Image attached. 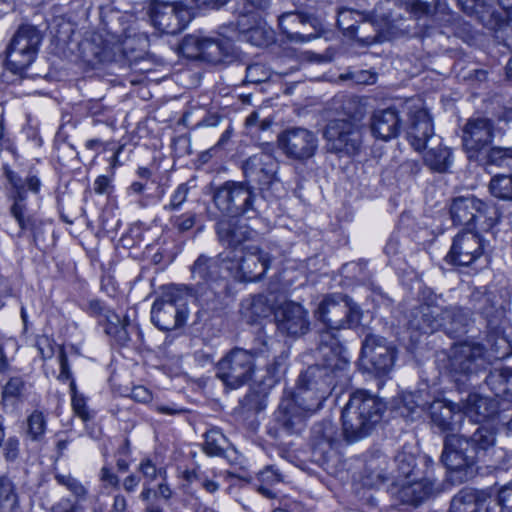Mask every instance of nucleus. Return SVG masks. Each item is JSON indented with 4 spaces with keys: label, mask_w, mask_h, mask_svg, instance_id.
Returning <instances> with one entry per match:
<instances>
[{
    "label": "nucleus",
    "mask_w": 512,
    "mask_h": 512,
    "mask_svg": "<svg viewBox=\"0 0 512 512\" xmlns=\"http://www.w3.org/2000/svg\"><path fill=\"white\" fill-rule=\"evenodd\" d=\"M71 402L74 413L78 417H80L83 421L90 420L91 415L86 405V399L83 395L74 396L73 399H71Z\"/></svg>",
    "instance_id": "nucleus-63"
},
{
    "label": "nucleus",
    "mask_w": 512,
    "mask_h": 512,
    "mask_svg": "<svg viewBox=\"0 0 512 512\" xmlns=\"http://www.w3.org/2000/svg\"><path fill=\"white\" fill-rule=\"evenodd\" d=\"M277 143L289 159L305 162L317 152L319 140L315 132L304 127H289L278 134Z\"/></svg>",
    "instance_id": "nucleus-13"
},
{
    "label": "nucleus",
    "mask_w": 512,
    "mask_h": 512,
    "mask_svg": "<svg viewBox=\"0 0 512 512\" xmlns=\"http://www.w3.org/2000/svg\"><path fill=\"white\" fill-rule=\"evenodd\" d=\"M278 22L283 33H285L291 41L307 42L316 38V35H304L296 30L299 25H305L308 22V17L301 13H283L279 16Z\"/></svg>",
    "instance_id": "nucleus-38"
},
{
    "label": "nucleus",
    "mask_w": 512,
    "mask_h": 512,
    "mask_svg": "<svg viewBox=\"0 0 512 512\" xmlns=\"http://www.w3.org/2000/svg\"><path fill=\"white\" fill-rule=\"evenodd\" d=\"M216 232L219 241L229 248V251H239L244 247L243 243L251 238L253 230L247 225L241 224L236 217L222 219L216 224Z\"/></svg>",
    "instance_id": "nucleus-28"
},
{
    "label": "nucleus",
    "mask_w": 512,
    "mask_h": 512,
    "mask_svg": "<svg viewBox=\"0 0 512 512\" xmlns=\"http://www.w3.org/2000/svg\"><path fill=\"white\" fill-rule=\"evenodd\" d=\"M41 41L42 35L35 26H20L6 49L7 68L21 74L35 60Z\"/></svg>",
    "instance_id": "nucleus-10"
},
{
    "label": "nucleus",
    "mask_w": 512,
    "mask_h": 512,
    "mask_svg": "<svg viewBox=\"0 0 512 512\" xmlns=\"http://www.w3.org/2000/svg\"><path fill=\"white\" fill-rule=\"evenodd\" d=\"M196 213L192 211L175 215L170 218V223L179 233H185L191 230L196 223Z\"/></svg>",
    "instance_id": "nucleus-56"
},
{
    "label": "nucleus",
    "mask_w": 512,
    "mask_h": 512,
    "mask_svg": "<svg viewBox=\"0 0 512 512\" xmlns=\"http://www.w3.org/2000/svg\"><path fill=\"white\" fill-rule=\"evenodd\" d=\"M339 329L326 326L319 334L318 353L324 362L336 365L340 370L349 367L348 361L342 355L344 348L338 338Z\"/></svg>",
    "instance_id": "nucleus-31"
},
{
    "label": "nucleus",
    "mask_w": 512,
    "mask_h": 512,
    "mask_svg": "<svg viewBox=\"0 0 512 512\" xmlns=\"http://www.w3.org/2000/svg\"><path fill=\"white\" fill-rule=\"evenodd\" d=\"M272 257L256 245L225 252V271L238 281L260 280L270 268Z\"/></svg>",
    "instance_id": "nucleus-9"
},
{
    "label": "nucleus",
    "mask_w": 512,
    "mask_h": 512,
    "mask_svg": "<svg viewBox=\"0 0 512 512\" xmlns=\"http://www.w3.org/2000/svg\"><path fill=\"white\" fill-rule=\"evenodd\" d=\"M227 439L223 433L217 429H211L205 433L203 449L209 456H221L225 451Z\"/></svg>",
    "instance_id": "nucleus-50"
},
{
    "label": "nucleus",
    "mask_w": 512,
    "mask_h": 512,
    "mask_svg": "<svg viewBox=\"0 0 512 512\" xmlns=\"http://www.w3.org/2000/svg\"><path fill=\"white\" fill-rule=\"evenodd\" d=\"M311 438L315 449L326 453L338 441L337 427L330 420L318 422L312 428Z\"/></svg>",
    "instance_id": "nucleus-37"
},
{
    "label": "nucleus",
    "mask_w": 512,
    "mask_h": 512,
    "mask_svg": "<svg viewBox=\"0 0 512 512\" xmlns=\"http://www.w3.org/2000/svg\"><path fill=\"white\" fill-rule=\"evenodd\" d=\"M485 384L496 398L512 402V368L501 364L490 369Z\"/></svg>",
    "instance_id": "nucleus-33"
},
{
    "label": "nucleus",
    "mask_w": 512,
    "mask_h": 512,
    "mask_svg": "<svg viewBox=\"0 0 512 512\" xmlns=\"http://www.w3.org/2000/svg\"><path fill=\"white\" fill-rule=\"evenodd\" d=\"M437 486L429 476L395 481L392 493L403 504L418 505L435 493Z\"/></svg>",
    "instance_id": "nucleus-24"
},
{
    "label": "nucleus",
    "mask_w": 512,
    "mask_h": 512,
    "mask_svg": "<svg viewBox=\"0 0 512 512\" xmlns=\"http://www.w3.org/2000/svg\"><path fill=\"white\" fill-rule=\"evenodd\" d=\"M480 490L462 489L452 499L450 512H477Z\"/></svg>",
    "instance_id": "nucleus-46"
},
{
    "label": "nucleus",
    "mask_w": 512,
    "mask_h": 512,
    "mask_svg": "<svg viewBox=\"0 0 512 512\" xmlns=\"http://www.w3.org/2000/svg\"><path fill=\"white\" fill-rule=\"evenodd\" d=\"M196 46L200 57L211 63L223 61L233 51L232 43L228 39L203 37L196 40Z\"/></svg>",
    "instance_id": "nucleus-34"
},
{
    "label": "nucleus",
    "mask_w": 512,
    "mask_h": 512,
    "mask_svg": "<svg viewBox=\"0 0 512 512\" xmlns=\"http://www.w3.org/2000/svg\"><path fill=\"white\" fill-rule=\"evenodd\" d=\"M487 206L475 197H459L453 200L450 214L456 225L469 226L485 214Z\"/></svg>",
    "instance_id": "nucleus-30"
},
{
    "label": "nucleus",
    "mask_w": 512,
    "mask_h": 512,
    "mask_svg": "<svg viewBox=\"0 0 512 512\" xmlns=\"http://www.w3.org/2000/svg\"><path fill=\"white\" fill-rule=\"evenodd\" d=\"M133 329L137 330L126 317L122 318L114 312L106 315L105 332L120 345H126L130 341V333Z\"/></svg>",
    "instance_id": "nucleus-39"
},
{
    "label": "nucleus",
    "mask_w": 512,
    "mask_h": 512,
    "mask_svg": "<svg viewBox=\"0 0 512 512\" xmlns=\"http://www.w3.org/2000/svg\"><path fill=\"white\" fill-rule=\"evenodd\" d=\"M407 325L411 332L419 334H432L441 327L458 331L465 326V318L461 309L445 307L435 298L413 308Z\"/></svg>",
    "instance_id": "nucleus-7"
},
{
    "label": "nucleus",
    "mask_w": 512,
    "mask_h": 512,
    "mask_svg": "<svg viewBox=\"0 0 512 512\" xmlns=\"http://www.w3.org/2000/svg\"><path fill=\"white\" fill-rule=\"evenodd\" d=\"M463 419L468 417L471 422L479 423L497 413L498 406L495 400L483 397L477 393H469L466 399L461 400Z\"/></svg>",
    "instance_id": "nucleus-32"
},
{
    "label": "nucleus",
    "mask_w": 512,
    "mask_h": 512,
    "mask_svg": "<svg viewBox=\"0 0 512 512\" xmlns=\"http://www.w3.org/2000/svg\"><path fill=\"white\" fill-rule=\"evenodd\" d=\"M473 298L477 302L475 309L488 319L489 325L494 324L495 320L503 315V309L497 307L491 293L474 294Z\"/></svg>",
    "instance_id": "nucleus-48"
},
{
    "label": "nucleus",
    "mask_w": 512,
    "mask_h": 512,
    "mask_svg": "<svg viewBox=\"0 0 512 512\" xmlns=\"http://www.w3.org/2000/svg\"><path fill=\"white\" fill-rule=\"evenodd\" d=\"M370 127L372 134L381 140L397 137L402 127L399 111L395 107L376 110L371 117Z\"/></svg>",
    "instance_id": "nucleus-29"
},
{
    "label": "nucleus",
    "mask_w": 512,
    "mask_h": 512,
    "mask_svg": "<svg viewBox=\"0 0 512 512\" xmlns=\"http://www.w3.org/2000/svg\"><path fill=\"white\" fill-rule=\"evenodd\" d=\"M425 149L427 151L423 156L424 163L431 170L439 173L448 170L452 164V153L448 147L442 145L440 137L439 142L430 143Z\"/></svg>",
    "instance_id": "nucleus-36"
},
{
    "label": "nucleus",
    "mask_w": 512,
    "mask_h": 512,
    "mask_svg": "<svg viewBox=\"0 0 512 512\" xmlns=\"http://www.w3.org/2000/svg\"><path fill=\"white\" fill-rule=\"evenodd\" d=\"M269 351L268 339L259 335L250 350L234 348L228 352L216 366V376L225 388L238 389L248 384L256 370L255 358L264 356Z\"/></svg>",
    "instance_id": "nucleus-6"
},
{
    "label": "nucleus",
    "mask_w": 512,
    "mask_h": 512,
    "mask_svg": "<svg viewBox=\"0 0 512 512\" xmlns=\"http://www.w3.org/2000/svg\"><path fill=\"white\" fill-rule=\"evenodd\" d=\"M394 464L396 468L391 472L394 481L400 482L419 475L416 470V457L405 447L396 454Z\"/></svg>",
    "instance_id": "nucleus-41"
},
{
    "label": "nucleus",
    "mask_w": 512,
    "mask_h": 512,
    "mask_svg": "<svg viewBox=\"0 0 512 512\" xmlns=\"http://www.w3.org/2000/svg\"><path fill=\"white\" fill-rule=\"evenodd\" d=\"M476 162L482 166L512 169V147H489Z\"/></svg>",
    "instance_id": "nucleus-42"
},
{
    "label": "nucleus",
    "mask_w": 512,
    "mask_h": 512,
    "mask_svg": "<svg viewBox=\"0 0 512 512\" xmlns=\"http://www.w3.org/2000/svg\"><path fill=\"white\" fill-rule=\"evenodd\" d=\"M426 404L419 392H408L403 395V406L407 409L408 415H414L418 410L423 411Z\"/></svg>",
    "instance_id": "nucleus-59"
},
{
    "label": "nucleus",
    "mask_w": 512,
    "mask_h": 512,
    "mask_svg": "<svg viewBox=\"0 0 512 512\" xmlns=\"http://www.w3.org/2000/svg\"><path fill=\"white\" fill-rule=\"evenodd\" d=\"M315 315L326 326L341 329L358 324L361 313L358 307H351L344 297L333 295L319 303Z\"/></svg>",
    "instance_id": "nucleus-14"
},
{
    "label": "nucleus",
    "mask_w": 512,
    "mask_h": 512,
    "mask_svg": "<svg viewBox=\"0 0 512 512\" xmlns=\"http://www.w3.org/2000/svg\"><path fill=\"white\" fill-rule=\"evenodd\" d=\"M304 398L298 397L293 390H285L274 412L269 433L278 438L281 435H297L306 427L308 417L318 409L308 406Z\"/></svg>",
    "instance_id": "nucleus-8"
},
{
    "label": "nucleus",
    "mask_w": 512,
    "mask_h": 512,
    "mask_svg": "<svg viewBox=\"0 0 512 512\" xmlns=\"http://www.w3.org/2000/svg\"><path fill=\"white\" fill-rule=\"evenodd\" d=\"M278 167L279 163L272 154L260 152L245 161L243 171L247 179L265 186L274 180Z\"/></svg>",
    "instance_id": "nucleus-27"
},
{
    "label": "nucleus",
    "mask_w": 512,
    "mask_h": 512,
    "mask_svg": "<svg viewBox=\"0 0 512 512\" xmlns=\"http://www.w3.org/2000/svg\"><path fill=\"white\" fill-rule=\"evenodd\" d=\"M361 358L368 371L386 375L394 365L395 348L385 338L369 334L362 343Z\"/></svg>",
    "instance_id": "nucleus-15"
},
{
    "label": "nucleus",
    "mask_w": 512,
    "mask_h": 512,
    "mask_svg": "<svg viewBox=\"0 0 512 512\" xmlns=\"http://www.w3.org/2000/svg\"><path fill=\"white\" fill-rule=\"evenodd\" d=\"M493 139V123L488 118L469 119L463 128V147L470 161L478 158L490 147Z\"/></svg>",
    "instance_id": "nucleus-17"
},
{
    "label": "nucleus",
    "mask_w": 512,
    "mask_h": 512,
    "mask_svg": "<svg viewBox=\"0 0 512 512\" xmlns=\"http://www.w3.org/2000/svg\"><path fill=\"white\" fill-rule=\"evenodd\" d=\"M489 190L496 198L512 201V173L495 175L490 181Z\"/></svg>",
    "instance_id": "nucleus-49"
},
{
    "label": "nucleus",
    "mask_w": 512,
    "mask_h": 512,
    "mask_svg": "<svg viewBox=\"0 0 512 512\" xmlns=\"http://www.w3.org/2000/svg\"><path fill=\"white\" fill-rule=\"evenodd\" d=\"M183 478L188 483H198L208 493H215L219 490L220 485L218 482L210 479L204 472L199 469L186 470L183 473Z\"/></svg>",
    "instance_id": "nucleus-52"
},
{
    "label": "nucleus",
    "mask_w": 512,
    "mask_h": 512,
    "mask_svg": "<svg viewBox=\"0 0 512 512\" xmlns=\"http://www.w3.org/2000/svg\"><path fill=\"white\" fill-rule=\"evenodd\" d=\"M189 193V187L186 183H181L177 186V188L173 191L170 196V201L168 204L164 205V210L166 211H178L181 209L182 205L186 202L187 196Z\"/></svg>",
    "instance_id": "nucleus-57"
},
{
    "label": "nucleus",
    "mask_w": 512,
    "mask_h": 512,
    "mask_svg": "<svg viewBox=\"0 0 512 512\" xmlns=\"http://www.w3.org/2000/svg\"><path fill=\"white\" fill-rule=\"evenodd\" d=\"M26 390V383L22 377H11L3 386L1 390L0 405L4 411L10 408H15L21 402L24 392Z\"/></svg>",
    "instance_id": "nucleus-40"
},
{
    "label": "nucleus",
    "mask_w": 512,
    "mask_h": 512,
    "mask_svg": "<svg viewBox=\"0 0 512 512\" xmlns=\"http://www.w3.org/2000/svg\"><path fill=\"white\" fill-rule=\"evenodd\" d=\"M347 118L330 121L324 131L327 149L330 152L344 155L356 154L362 143V124L365 106L355 98H349L343 105Z\"/></svg>",
    "instance_id": "nucleus-4"
},
{
    "label": "nucleus",
    "mask_w": 512,
    "mask_h": 512,
    "mask_svg": "<svg viewBox=\"0 0 512 512\" xmlns=\"http://www.w3.org/2000/svg\"><path fill=\"white\" fill-rule=\"evenodd\" d=\"M487 366L484 348L480 344H460L455 346L449 357L450 373L455 381L461 376H472Z\"/></svg>",
    "instance_id": "nucleus-16"
},
{
    "label": "nucleus",
    "mask_w": 512,
    "mask_h": 512,
    "mask_svg": "<svg viewBox=\"0 0 512 512\" xmlns=\"http://www.w3.org/2000/svg\"><path fill=\"white\" fill-rule=\"evenodd\" d=\"M496 494L504 512H512V486H504Z\"/></svg>",
    "instance_id": "nucleus-64"
},
{
    "label": "nucleus",
    "mask_w": 512,
    "mask_h": 512,
    "mask_svg": "<svg viewBox=\"0 0 512 512\" xmlns=\"http://www.w3.org/2000/svg\"><path fill=\"white\" fill-rule=\"evenodd\" d=\"M487 342L489 348L484 351V356L487 359V365L492 364L493 360H502L512 354V345L508 338L502 334H490Z\"/></svg>",
    "instance_id": "nucleus-43"
},
{
    "label": "nucleus",
    "mask_w": 512,
    "mask_h": 512,
    "mask_svg": "<svg viewBox=\"0 0 512 512\" xmlns=\"http://www.w3.org/2000/svg\"><path fill=\"white\" fill-rule=\"evenodd\" d=\"M246 75L244 83L258 84L266 81L270 77L269 70L259 63H255L246 67Z\"/></svg>",
    "instance_id": "nucleus-55"
},
{
    "label": "nucleus",
    "mask_w": 512,
    "mask_h": 512,
    "mask_svg": "<svg viewBox=\"0 0 512 512\" xmlns=\"http://www.w3.org/2000/svg\"><path fill=\"white\" fill-rule=\"evenodd\" d=\"M99 480L103 483L105 488L111 487L118 489L120 485V479L118 475L113 471L112 467L105 464L99 471Z\"/></svg>",
    "instance_id": "nucleus-62"
},
{
    "label": "nucleus",
    "mask_w": 512,
    "mask_h": 512,
    "mask_svg": "<svg viewBox=\"0 0 512 512\" xmlns=\"http://www.w3.org/2000/svg\"><path fill=\"white\" fill-rule=\"evenodd\" d=\"M55 480L59 485L66 487L77 500L82 501L87 497V489L85 486L71 474H55Z\"/></svg>",
    "instance_id": "nucleus-53"
},
{
    "label": "nucleus",
    "mask_w": 512,
    "mask_h": 512,
    "mask_svg": "<svg viewBox=\"0 0 512 512\" xmlns=\"http://www.w3.org/2000/svg\"><path fill=\"white\" fill-rule=\"evenodd\" d=\"M348 368L342 367L340 370L336 365H330L329 361L309 366L299 375L293 391L298 397L304 398L308 406L319 410L337 386L347 385Z\"/></svg>",
    "instance_id": "nucleus-5"
},
{
    "label": "nucleus",
    "mask_w": 512,
    "mask_h": 512,
    "mask_svg": "<svg viewBox=\"0 0 512 512\" xmlns=\"http://www.w3.org/2000/svg\"><path fill=\"white\" fill-rule=\"evenodd\" d=\"M477 512H504L492 489L480 490Z\"/></svg>",
    "instance_id": "nucleus-54"
},
{
    "label": "nucleus",
    "mask_w": 512,
    "mask_h": 512,
    "mask_svg": "<svg viewBox=\"0 0 512 512\" xmlns=\"http://www.w3.org/2000/svg\"><path fill=\"white\" fill-rule=\"evenodd\" d=\"M384 404L363 390L353 392L342 409V435L353 443L367 437L380 422Z\"/></svg>",
    "instance_id": "nucleus-3"
},
{
    "label": "nucleus",
    "mask_w": 512,
    "mask_h": 512,
    "mask_svg": "<svg viewBox=\"0 0 512 512\" xmlns=\"http://www.w3.org/2000/svg\"><path fill=\"white\" fill-rule=\"evenodd\" d=\"M121 29L113 32L121 46V52L129 56L134 52H145L149 46L146 32L141 31V23L132 14H123L119 17Z\"/></svg>",
    "instance_id": "nucleus-23"
},
{
    "label": "nucleus",
    "mask_w": 512,
    "mask_h": 512,
    "mask_svg": "<svg viewBox=\"0 0 512 512\" xmlns=\"http://www.w3.org/2000/svg\"><path fill=\"white\" fill-rule=\"evenodd\" d=\"M188 317L186 299L176 290H169L156 299L151 309L153 324L163 331L183 326Z\"/></svg>",
    "instance_id": "nucleus-12"
},
{
    "label": "nucleus",
    "mask_w": 512,
    "mask_h": 512,
    "mask_svg": "<svg viewBox=\"0 0 512 512\" xmlns=\"http://www.w3.org/2000/svg\"><path fill=\"white\" fill-rule=\"evenodd\" d=\"M495 444V430L487 425H479L470 436L451 433L444 438L441 461L450 470L472 471L494 450Z\"/></svg>",
    "instance_id": "nucleus-2"
},
{
    "label": "nucleus",
    "mask_w": 512,
    "mask_h": 512,
    "mask_svg": "<svg viewBox=\"0 0 512 512\" xmlns=\"http://www.w3.org/2000/svg\"><path fill=\"white\" fill-rule=\"evenodd\" d=\"M484 253V243L481 236L467 229L458 233L454 239L445 261L452 265L469 266Z\"/></svg>",
    "instance_id": "nucleus-18"
},
{
    "label": "nucleus",
    "mask_w": 512,
    "mask_h": 512,
    "mask_svg": "<svg viewBox=\"0 0 512 512\" xmlns=\"http://www.w3.org/2000/svg\"><path fill=\"white\" fill-rule=\"evenodd\" d=\"M364 16L365 14L360 11L343 7L338 10L337 25L344 36L349 38L355 36L356 26L363 20Z\"/></svg>",
    "instance_id": "nucleus-47"
},
{
    "label": "nucleus",
    "mask_w": 512,
    "mask_h": 512,
    "mask_svg": "<svg viewBox=\"0 0 512 512\" xmlns=\"http://www.w3.org/2000/svg\"><path fill=\"white\" fill-rule=\"evenodd\" d=\"M216 207L230 217L256 214L255 194L250 186L242 182L227 181L218 187L213 195Z\"/></svg>",
    "instance_id": "nucleus-11"
},
{
    "label": "nucleus",
    "mask_w": 512,
    "mask_h": 512,
    "mask_svg": "<svg viewBox=\"0 0 512 512\" xmlns=\"http://www.w3.org/2000/svg\"><path fill=\"white\" fill-rule=\"evenodd\" d=\"M2 454L6 462L13 463L20 456V440L17 436H9L2 443Z\"/></svg>",
    "instance_id": "nucleus-58"
},
{
    "label": "nucleus",
    "mask_w": 512,
    "mask_h": 512,
    "mask_svg": "<svg viewBox=\"0 0 512 512\" xmlns=\"http://www.w3.org/2000/svg\"><path fill=\"white\" fill-rule=\"evenodd\" d=\"M3 174L7 181L6 197L10 203L9 212L20 228V234L30 231L37 241L42 221L32 208L33 203L39 206L42 181L37 174L28 173L22 178L8 165L3 166Z\"/></svg>",
    "instance_id": "nucleus-1"
},
{
    "label": "nucleus",
    "mask_w": 512,
    "mask_h": 512,
    "mask_svg": "<svg viewBox=\"0 0 512 512\" xmlns=\"http://www.w3.org/2000/svg\"><path fill=\"white\" fill-rule=\"evenodd\" d=\"M365 485L377 487L388 479V458L380 452L371 454L365 463Z\"/></svg>",
    "instance_id": "nucleus-35"
},
{
    "label": "nucleus",
    "mask_w": 512,
    "mask_h": 512,
    "mask_svg": "<svg viewBox=\"0 0 512 512\" xmlns=\"http://www.w3.org/2000/svg\"><path fill=\"white\" fill-rule=\"evenodd\" d=\"M47 418L43 412L35 410L24 423V436L32 442H41L46 434Z\"/></svg>",
    "instance_id": "nucleus-45"
},
{
    "label": "nucleus",
    "mask_w": 512,
    "mask_h": 512,
    "mask_svg": "<svg viewBox=\"0 0 512 512\" xmlns=\"http://www.w3.org/2000/svg\"><path fill=\"white\" fill-rule=\"evenodd\" d=\"M225 253L217 257H208L200 255L190 268L191 277L195 282L196 292L200 295L207 291L213 292L218 280L223 278V269L225 270Z\"/></svg>",
    "instance_id": "nucleus-19"
},
{
    "label": "nucleus",
    "mask_w": 512,
    "mask_h": 512,
    "mask_svg": "<svg viewBox=\"0 0 512 512\" xmlns=\"http://www.w3.org/2000/svg\"><path fill=\"white\" fill-rule=\"evenodd\" d=\"M258 480L261 484L273 486L283 481V476L280 471L273 465L266 466L257 474Z\"/></svg>",
    "instance_id": "nucleus-61"
},
{
    "label": "nucleus",
    "mask_w": 512,
    "mask_h": 512,
    "mask_svg": "<svg viewBox=\"0 0 512 512\" xmlns=\"http://www.w3.org/2000/svg\"><path fill=\"white\" fill-rule=\"evenodd\" d=\"M349 38L355 39L364 45H371L377 41V29L374 24L368 19L367 15L356 26L355 36Z\"/></svg>",
    "instance_id": "nucleus-51"
},
{
    "label": "nucleus",
    "mask_w": 512,
    "mask_h": 512,
    "mask_svg": "<svg viewBox=\"0 0 512 512\" xmlns=\"http://www.w3.org/2000/svg\"><path fill=\"white\" fill-rule=\"evenodd\" d=\"M429 411L432 424L441 432L461 429L464 421L461 403L439 399L430 404Z\"/></svg>",
    "instance_id": "nucleus-25"
},
{
    "label": "nucleus",
    "mask_w": 512,
    "mask_h": 512,
    "mask_svg": "<svg viewBox=\"0 0 512 512\" xmlns=\"http://www.w3.org/2000/svg\"><path fill=\"white\" fill-rule=\"evenodd\" d=\"M239 37L250 44L263 47L274 41V32L258 12L246 8L236 21Z\"/></svg>",
    "instance_id": "nucleus-21"
},
{
    "label": "nucleus",
    "mask_w": 512,
    "mask_h": 512,
    "mask_svg": "<svg viewBox=\"0 0 512 512\" xmlns=\"http://www.w3.org/2000/svg\"><path fill=\"white\" fill-rule=\"evenodd\" d=\"M275 321L278 331L290 337L302 336L310 327L308 311L295 302L281 305L275 312Z\"/></svg>",
    "instance_id": "nucleus-22"
},
{
    "label": "nucleus",
    "mask_w": 512,
    "mask_h": 512,
    "mask_svg": "<svg viewBox=\"0 0 512 512\" xmlns=\"http://www.w3.org/2000/svg\"><path fill=\"white\" fill-rule=\"evenodd\" d=\"M19 508L15 484L7 475H0V512H18Z\"/></svg>",
    "instance_id": "nucleus-44"
},
{
    "label": "nucleus",
    "mask_w": 512,
    "mask_h": 512,
    "mask_svg": "<svg viewBox=\"0 0 512 512\" xmlns=\"http://www.w3.org/2000/svg\"><path fill=\"white\" fill-rule=\"evenodd\" d=\"M409 125L407 128V139L412 147L421 151L430 143L439 142V137L434 134L432 119L426 109L420 104L410 105Z\"/></svg>",
    "instance_id": "nucleus-20"
},
{
    "label": "nucleus",
    "mask_w": 512,
    "mask_h": 512,
    "mask_svg": "<svg viewBox=\"0 0 512 512\" xmlns=\"http://www.w3.org/2000/svg\"><path fill=\"white\" fill-rule=\"evenodd\" d=\"M184 9L178 8L174 3H155L150 12L153 25L163 33L177 34L185 28Z\"/></svg>",
    "instance_id": "nucleus-26"
},
{
    "label": "nucleus",
    "mask_w": 512,
    "mask_h": 512,
    "mask_svg": "<svg viewBox=\"0 0 512 512\" xmlns=\"http://www.w3.org/2000/svg\"><path fill=\"white\" fill-rule=\"evenodd\" d=\"M244 307L250 310L251 318L255 319L266 317L270 313V307L266 304L265 298L261 295L252 297L247 306Z\"/></svg>",
    "instance_id": "nucleus-60"
}]
</instances>
